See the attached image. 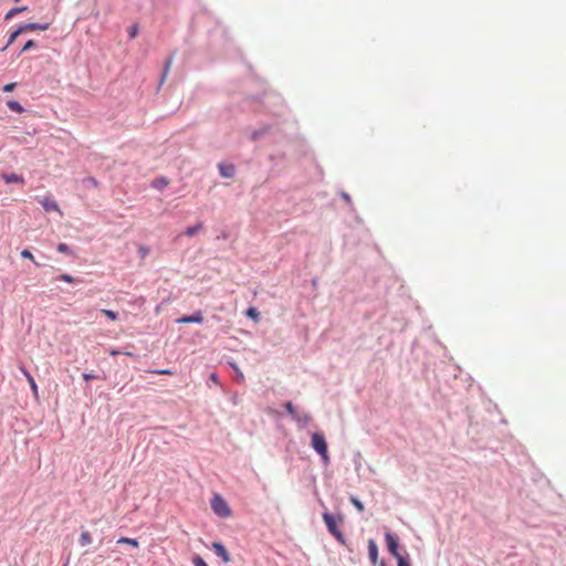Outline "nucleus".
Here are the masks:
<instances>
[{"label": "nucleus", "instance_id": "obj_1", "mask_svg": "<svg viewBox=\"0 0 566 566\" xmlns=\"http://www.w3.org/2000/svg\"><path fill=\"white\" fill-rule=\"evenodd\" d=\"M323 518H324V522H325L329 533L332 535H334L338 542L344 543L345 542L344 535L340 531V525L343 523V518L340 516H335V515L328 514V513H324Z\"/></svg>", "mask_w": 566, "mask_h": 566}, {"label": "nucleus", "instance_id": "obj_2", "mask_svg": "<svg viewBox=\"0 0 566 566\" xmlns=\"http://www.w3.org/2000/svg\"><path fill=\"white\" fill-rule=\"evenodd\" d=\"M211 509L218 516L228 517L231 515V510L228 503L219 494H216L212 497Z\"/></svg>", "mask_w": 566, "mask_h": 566}, {"label": "nucleus", "instance_id": "obj_3", "mask_svg": "<svg viewBox=\"0 0 566 566\" xmlns=\"http://www.w3.org/2000/svg\"><path fill=\"white\" fill-rule=\"evenodd\" d=\"M385 538L390 554L396 558L401 557L402 555L398 552L397 538L389 532L385 534Z\"/></svg>", "mask_w": 566, "mask_h": 566}, {"label": "nucleus", "instance_id": "obj_4", "mask_svg": "<svg viewBox=\"0 0 566 566\" xmlns=\"http://www.w3.org/2000/svg\"><path fill=\"white\" fill-rule=\"evenodd\" d=\"M39 202L41 203V206L43 207V209L45 211H56L59 214H62V211H61L59 205L52 198L44 197V198L40 199Z\"/></svg>", "mask_w": 566, "mask_h": 566}, {"label": "nucleus", "instance_id": "obj_5", "mask_svg": "<svg viewBox=\"0 0 566 566\" xmlns=\"http://www.w3.org/2000/svg\"><path fill=\"white\" fill-rule=\"evenodd\" d=\"M202 322H203V315L200 311L193 313L192 315L182 316L177 319V323H179V324H189V323L200 324Z\"/></svg>", "mask_w": 566, "mask_h": 566}, {"label": "nucleus", "instance_id": "obj_6", "mask_svg": "<svg viewBox=\"0 0 566 566\" xmlns=\"http://www.w3.org/2000/svg\"><path fill=\"white\" fill-rule=\"evenodd\" d=\"M212 549L214 551L216 555H218L222 559L223 563L227 564L230 562V555L221 543L213 542Z\"/></svg>", "mask_w": 566, "mask_h": 566}, {"label": "nucleus", "instance_id": "obj_7", "mask_svg": "<svg viewBox=\"0 0 566 566\" xmlns=\"http://www.w3.org/2000/svg\"><path fill=\"white\" fill-rule=\"evenodd\" d=\"M368 555L373 565H376L378 562V547L374 539L368 541Z\"/></svg>", "mask_w": 566, "mask_h": 566}, {"label": "nucleus", "instance_id": "obj_8", "mask_svg": "<svg viewBox=\"0 0 566 566\" xmlns=\"http://www.w3.org/2000/svg\"><path fill=\"white\" fill-rule=\"evenodd\" d=\"M20 369H21L22 374L24 375V377L27 378L34 397L38 398L39 392H38V386L35 384L34 378L24 367H21Z\"/></svg>", "mask_w": 566, "mask_h": 566}, {"label": "nucleus", "instance_id": "obj_9", "mask_svg": "<svg viewBox=\"0 0 566 566\" xmlns=\"http://www.w3.org/2000/svg\"><path fill=\"white\" fill-rule=\"evenodd\" d=\"M2 179L7 182V184H21V185H24V179L22 176H19L17 174H4L2 175Z\"/></svg>", "mask_w": 566, "mask_h": 566}, {"label": "nucleus", "instance_id": "obj_10", "mask_svg": "<svg viewBox=\"0 0 566 566\" xmlns=\"http://www.w3.org/2000/svg\"><path fill=\"white\" fill-rule=\"evenodd\" d=\"M218 168L222 177L231 178L234 175V166L232 165L219 164Z\"/></svg>", "mask_w": 566, "mask_h": 566}, {"label": "nucleus", "instance_id": "obj_11", "mask_svg": "<svg viewBox=\"0 0 566 566\" xmlns=\"http://www.w3.org/2000/svg\"><path fill=\"white\" fill-rule=\"evenodd\" d=\"M24 32L25 31H36V30H40V31H45L49 29V23H44V24H40V23H27L24 25H22Z\"/></svg>", "mask_w": 566, "mask_h": 566}, {"label": "nucleus", "instance_id": "obj_12", "mask_svg": "<svg viewBox=\"0 0 566 566\" xmlns=\"http://www.w3.org/2000/svg\"><path fill=\"white\" fill-rule=\"evenodd\" d=\"M23 32H24V30H23L22 25H21V27H19L15 31H13V32L10 34V38H9V40H8V43H7V45L2 49V51L7 50V49H8V46H9V45H11V44L15 41V39H17L21 33H23Z\"/></svg>", "mask_w": 566, "mask_h": 566}, {"label": "nucleus", "instance_id": "obj_13", "mask_svg": "<svg viewBox=\"0 0 566 566\" xmlns=\"http://www.w3.org/2000/svg\"><path fill=\"white\" fill-rule=\"evenodd\" d=\"M321 458L324 460L325 463L328 462V453H327V443L326 441L321 437Z\"/></svg>", "mask_w": 566, "mask_h": 566}, {"label": "nucleus", "instance_id": "obj_14", "mask_svg": "<svg viewBox=\"0 0 566 566\" xmlns=\"http://www.w3.org/2000/svg\"><path fill=\"white\" fill-rule=\"evenodd\" d=\"M245 315L256 323L260 321V313L258 312V310L255 307L248 308L245 312Z\"/></svg>", "mask_w": 566, "mask_h": 566}, {"label": "nucleus", "instance_id": "obj_15", "mask_svg": "<svg viewBox=\"0 0 566 566\" xmlns=\"http://www.w3.org/2000/svg\"><path fill=\"white\" fill-rule=\"evenodd\" d=\"M7 106L9 107V109H11L12 112H15V113H21L23 112V107L21 106V104L17 101H8L7 103Z\"/></svg>", "mask_w": 566, "mask_h": 566}, {"label": "nucleus", "instance_id": "obj_16", "mask_svg": "<svg viewBox=\"0 0 566 566\" xmlns=\"http://www.w3.org/2000/svg\"><path fill=\"white\" fill-rule=\"evenodd\" d=\"M118 544H126V545H130L133 547H138L139 546V543L137 539L135 538H129V537H120L118 541H117Z\"/></svg>", "mask_w": 566, "mask_h": 566}, {"label": "nucleus", "instance_id": "obj_17", "mask_svg": "<svg viewBox=\"0 0 566 566\" xmlns=\"http://www.w3.org/2000/svg\"><path fill=\"white\" fill-rule=\"evenodd\" d=\"M202 228V223H198L193 227H188L186 230H185V235L187 237H193L199 230H201Z\"/></svg>", "mask_w": 566, "mask_h": 566}, {"label": "nucleus", "instance_id": "obj_18", "mask_svg": "<svg viewBox=\"0 0 566 566\" xmlns=\"http://www.w3.org/2000/svg\"><path fill=\"white\" fill-rule=\"evenodd\" d=\"M92 543V535L88 532H83L80 536V544L86 546Z\"/></svg>", "mask_w": 566, "mask_h": 566}, {"label": "nucleus", "instance_id": "obj_19", "mask_svg": "<svg viewBox=\"0 0 566 566\" xmlns=\"http://www.w3.org/2000/svg\"><path fill=\"white\" fill-rule=\"evenodd\" d=\"M171 64H172V59L169 57L165 64V67H164V71H163V74H161V80H160V83H164V81L166 80L168 73H169V70L171 67Z\"/></svg>", "mask_w": 566, "mask_h": 566}, {"label": "nucleus", "instance_id": "obj_20", "mask_svg": "<svg viewBox=\"0 0 566 566\" xmlns=\"http://www.w3.org/2000/svg\"><path fill=\"white\" fill-rule=\"evenodd\" d=\"M101 312L111 321H116L118 318V315L116 312L112 311V310H101Z\"/></svg>", "mask_w": 566, "mask_h": 566}, {"label": "nucleus", "instance_id": "obj_21", "mask_svg": "<svg viewBox=\"0 0 566 566\" xmlns=\"http://www.w3.org/2000/svg\"><path fill=\"white\" fill-rule=\"evenodd\" d=\"M195 566H208L203 558L199 555H196L192 559Z\"/></svg>", "mask_w": 566, "mask_h": 566}, {"label": "nucleus", "instance_id": "obj_22", "mask_svg": "<svg viewBox=\"0 0 566 566\" xmlns=\"http://www.w3.org/2000/svg\"><path fill=\"white\" fill-rule=\"evenodd\" d=\"M21 256H22L23 259H29V260L33 261V262L35 263V265H39V264L34 261V256H33V254H32L29 250H27V249H25V250H22V251H21Z\"/></svg>", "mask_w": 566, "mask_h": 566}, {"label": "nucleus", "instance_id": "obj_23", "mask_svg": "<svg viewBox=\"0 0 566 566\" xmlns=\"http://www.w3.org/2000/svg\"><path fill=\"white\" fill-rule=\"evenodd\" d=\"M318 446H319V442H318V432H314L312 434V447L318 452Z\"/></svg>", "mask_w": 566, "mask_h": 566}, {"label": "nucleus", "instance_id": "obj_24", "mask_svg": "<svg viewBox=\"0 0 566 566\" xmlns=\"http://www.w3.org/2000/svg\"><path fill=\"white\" fill-rule=\"evenodd\" d=\"M59 280L63 281V282H67V283H74L75 282V279L72 275H70V274H61L59 276Z\"/></svg>", "mask_w": 566, "mask_h": 566}, {"label": "nucleus", "instance_id": "obj_25", "mask_svg": "<svg viewBox=\"0 0 566 566\" xmlns=\"http://www.w3.org/2000/svg\"><path fill=\"white\" fill-rule=\"evenodd\" d=\"M25 9H27L25 7H22V8H14V9H12V10H10V11L8 12V14H7V17H6V18H7V19H9V18L13 17L14 14H17V13H19V12L24 11Z\"/></svg>", "mask_w": 566, "mask_h": 566}, {"label": "nucleus", "instance_id": "obj_26", "mask_svg": "<svg viewBox=\"0 0 566 566\" xmlns=\"http://www.w3.org/2000/svg\"><path fill=\"white\" fill-rule=\"evenodd\" d=\"M352 503L354 504V506H355L358 511H360V512H363V511H364V505H363V503H361L358 499H356V497H352Z\"/></svg>", "mask_w": 566, "mask_h": 566}, {"label": "nucleus", "instance_id": "obj_27", "mask_svg": "<svg viewBox=\"0 0 566 566\" xmlns=\"http://www.w3.org/2000/svg\"><path fill=\"white\" fill-rule=\"evenodd\" d=\"M396 559H397L398 566H410L408 558L405 556L398 557Z\"/></svg>", "mask_w": 566, "mask_h": 566}, {"label": "nucleus", "instance_id": "obj_28", "mask_svg": "<svg viewBox=\"0 0 566 566\" xmlns=\"http://www.w3.org/2000/svg\"><path fill=\"white\" fill-rule=\"evenodd\" d=\"M57 251H59L60 253H70V252H71V251H70L69 245H67V244H65V243H60V244L57 245Z\"/></svg>", "mask_w": 566, "mask_h": 566}, {"label": "nucleus", "instance_id": "obj_29", "mask_svg": "<svg viewBox=\"0 0 566 566\" xmlns=\"http://www.w3.org/2000/svg\"><path fill=\"white\" fill-rule=\"evenodd\" d=\"M168 185V181L166 179H158L155 181V187L158 189H163Z\"/></svg>", "mask_w": 566, "mask_h": 566}, {"label": "nucleus", "instance_id": "obj_30", "mask_svg": "<svg viewBox=\"0 0 566 566\" xmlns=\"http://www.w3.org/2000/svg\"><path fill=\"white\" fill-rule=\"evenodd\" d=\"M35 46V42L33 40H29L24 46L22 48V52H25V51H29L31 50L32 48Z\"/></svg>", "mask_w": 566, "mask_h": 566}, {"label": "nucleus", "instance_id": "obj_31", "mask_svg": "<svg viewBox=\"0 0 566 566\" xmlns=\"http://www.w3.org/2000/svg\"><path fill=\"white\" fill-rule=\"evenodd\" d=\"M151 373L154 374H157V375H174V371L170 370V369H158V370H153Z\"/></svg>", "mask_w": 566, "mask_h": 566}, {"label": "nucleus", "instance_id": "obj_32", "mask_svg": "<svg viewBox=\"0 0 566 566\" xmlns=\"http://www.w3.org/2000/svg\"><path fill=\"white\" fill-rule=\"evenodd\" d=\"M285 408L291 416H293V417L295 416V410H294L292 402H286Z\"/></svg>", "mask_w": 566, "mask_h": 566}, {"label": "nucleus", "instance_id": "obj_33", "mask_svg": "<svg viewBox=\"0 0 566 566\" xmlns=\"http://www.w3.org/2000/svg\"><path fill=\"white\" fill-rule=\"evenodd\" d=\"M15 87V83H8L3 86V92L8 93V92H11L13 91V88Z\"/></svg>", "mask_w": 566, "mask_h": 566}, {"label": "nucleus", "instance_id": "obj_34", "mask_svg": "<svg viewBox=\"0 0 566 566\" xmlns=\"http://www.w3.org/2000/svg\"><path fill=\"white\" fill-rule=\"evenodd\" d=\"M94 378H95V375H93V374H87V373L83 374V379L86 381L92 380Z\"/></svg>", "mask_w": 566, "mask_h": 566}, {"label": "nucleus", "instance_id": "obj_35", "mask_svg": "<svg viewBox=\"0 0 566 566\" xmlns=\"http://www.w3.org/2000/svg\"><path fill=\"white\" fill-rule=\"evenodd\" d=\"M86 181L90 185H92L93 187H97V185H98L97 180L95 178H92V177L87 178Z\"/></svg>", "mask_w": 566, "mask_h": 566}, {"label": "nucleus", "instance_id": "obj_36", "mask_svg": "<svg viewBox=\"0 0 566 566\" xmlns=\"http://www.w3.org/2000/svg\"><path fill=\"white\" fill-rule=\"evenodd\" d=\"M136 34H137V28H136V27H133V28L130 29V31H129V35H130V38H135V36H136Z\"/></svg>", "mask_w": 566, "mask_h": 566}, {"label": "nucleus", "instance_id": "obj_37", "mask_svg": "<svg viewBox=\"0 0 566 566\" xmlns=\"http://www.w3.org/2000/svg\"><path fill=\"white\" fill-rule=\"evenodd\" d=\"M109 354H111L112 356H116V355L120 354V352H119V350H117V349H112V350L109 352Z\"/></svg>", "mask_w": 566, "mask_h": 566}, {"label": "nucleus", "instance_id": "obj_38", "mask_svg": "<svg viewBox=\"0 0 566 566\" xmlns=\"http://www.w3.org/2000/svg\"><path fill=\"white\" fill-rule=\"evenodd\" d=\"M210 378H211V380H212V381L217 382V376H216V374H212V375L210 376Z\"/></svg>", "mask_w": 566, "mask_h": 566}, {"label": "nucleus", "instance_id": "obj_39", "mask_svg": "<svg viewBox=\"0 0 566 566\" xmlns=\"http://www.w3.org/2000/svg\"><path fill=\"white\" fill-rule=\"evenodd\" d=\"M343 197H344V199H345L346 201H349V200H350V199H349V196H348V195H346V193H343Z\"/></svg>", "mask_w": 566, "mask_h": 566}, {"label": "nucleus", "instance_id": "obj_40", "mask_svg": "<svg viewBox=\"0 0 566 566\" xmlns=\"http://www.w3.org/2000/svg\"><path fill=\"white\" fill-rule=\"evenodd\" d=\"M140 252H142L143 254H146V253H147V250H146V249H144V248H140Z\"/></svg>", "mask_w": 566, "mask_h": 566}, {"label": "nucleus", "instance_id": "obj_41", "mask_svg": "<svg viewBox=\"0 0 566 566\" xmlns=\"http://www.w3.org/2000/svg\"><path fill=\"white\" fill-rule=\"evenodd\" d=\"M124 354H125L126 356H129V357H132V356H133V354H132L130 352H125Z\"/></svg>", "mask_w": 566, "mask_h": 566}, {"label": "nucleus", "instance_id": "obj_42", "mask_svg": "<svg viewBox=\"0 0 566 566\" xmlns=\"http://www.w3.org/2000/svg\"><path fill=\"white\" fill-rule=\"evenodd\" d=\"M380 566H386V563L385 562H380Z\"/></svg>", "mask_w": 566, "mask_h": 566}, {"label": "nucleus", "instance_id": "obj_43", "mask_svg": "<svg viewBox=\"0 0 566 566\" xmlns=\"http://www.w3.org/2000/svg\"><path fill=\"white\" fill-rule=\"evenodd\" d=\"M15 2H18L19 0H14Z\"/></svg>", "mask_w": 566, "mask_h": 566}]
</instances>
